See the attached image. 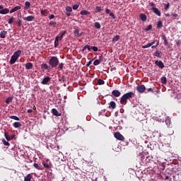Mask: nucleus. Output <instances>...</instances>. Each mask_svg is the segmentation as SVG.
I'll return each mask as SVG.
<instances>
[{
  "label": "nucleus",
  "mask_w": 181,
  "mask_h": 181,
  "mask_svg": "<svg viewBox=\"0 0 181 181\" xmlns=\"http://www.w3.org/2000/svg\"><path fill=\"white\" fill-rule=\"evenodd\" d=\"M134 95H135L134 92H128L124 94L120 98V104H122V105H126L127 103H128V100H131Z\"/></svg>",
  "instance_id": "1"
},
{
  "label": "nucleus",
  "mask_w": 181,
  "mask_h": 181,
  "mask_svg": "<svg viewBox=\"0 0 181 181\" xmlns=\"http://www.w3.org/2000/svg\"><path fill=\"white\" fill-rule=\"evenodd\" d=\"M49 66H51V67H57L58 64H59V58H57V57H52L49 59Z\"/></svg>",
  "instance_id": "2"
},
{
  "label": "nucleus",
  "mask_w": 181,
  "mask_h": 181,
  "mask_svg": "<svg viewBox=\"0 0 181 181\" xmlns=\"http://www.w3.org/2000/svg\"><path fill=\"white\" fill-rule=\"evenodd\" d=\"M173 181H181V171H177L173 175Z\"/></svg>",
  "instance_id": "3"
},
{
  "label": "nucleus",
  "mask_w": 181,
  "mask_h": 181,
  "mask_svg": "<svg viewBox=\"0 0 181 181\" xmlns=\"http://www.w3.org/2000/svg\"><path fill=\"white\" fill-rule=\"evenodd\" d=\"M146 90V88L145 87V85H140L136 87V90L140 93V94H143V93H145V90Z\"/></svg>",
  "instance_id": "4"
},
{
  "label": "nucleus",
  "mask_w": 181,
  "mask_h": 181,
  "mask_svg": "<svg viewBox=\"0 0 181 181\" xmlns=\"http://www.w3.org/2000/svg\"><path fill=\"white\" fill-rule=\"evenodd\" d=\"M114 136H115V138H116V139H118V141L125 140V137H124V136H122V134H121V133L119 132L115 133Z\"/></svg>",
  "instance_id": "5"
},
{
  "label": "nucleus",
  "mask_w": 181,
  "mask_h": 181,
  "mask_svg": "<svg viewBox=\"0 0 181 181\" xmlns=\"http://www.w3.org/2000/svg\"><path fill=\"white\" fill-rule=\"evenodd\" d=\"M155 64L156 66H158V67H159V69H164L165 67V64H163V62L162 61H155Z\"/></svg>",
  "instance_id": "6"
},
{
  "label": "nucleus",
  "mask_w": 181,
  "mask_h": 181,
  "mask_svg": "<svg viewBox=\"0 0 181 181\" xmlns=\"http://www.w3.org/2000/svg\"><path fill=\"white\" fill-rule=\"evenodd\" d=\"M112 95H113V97H120L121 92H119V90H113L112 91Z\"/></svg>",
  "instance_id": "7"
},
{
  "label": "nucleus",
  "mask_w": 181,
  "mask_h": 181,
  "mask_svg": "<svg viewBox=\"0 0 181 181\" xmlns=\"http://www.w3.org/2000/svg\"><path fill=\"white\" fill-rule=\"evenodd\" d=\"M52 112L55 117H62V113H59V111L56 108L52 109Z\"/></svg>",
  "instance_id": "8"
},
{
  "label": "nucleus",
  "mask_w": 181,
  "mask_h": 181,
  "mask_svg": "<svg viewBox=\"0 0 181 181\" xmlns=\"http://www.w3.org/2000/svg\"><path fill=\"white\" fill-rule=\"evenodd\" d=\"M21 54H22V51L18 49L13 53V57H16V59H19Z\"/></svg>",
  "instance_id": "9"
},
{
  "label": "nucleus",
  "mask_w": 181,
  "mask_h": 181,
  "mask_svg": "<svg viewBox=\"0 0 181 181\" xmlns=\"http://www.w3.org/2000/svg\"><path fill=\"white\" fill-rule=\"evenodd\" d=\"M152 11H153V13L157 15V16H160V11H159V8H158L156 7H153Z\"/></svg>",
  "instance_id": "10"
},
{
  "label": "nucleus",
  "mask_w": 181,
  "mask_h": 181,
  "mask_svg": "<svg viewBox=\"0 0 181 181\" xmlns=\"http://www.w3.org/2000/svg\"><path fill=\"white\" fill-rule=\"evenodd\" d=\"M139 18L142 21V22H146L148 17H146V15H145V13H140Z\"/></svg>",
  "instance_id": "11"
},
{
  "label": "nucleus",
  "mask_w": 181,
  "mask_h": 181,
  "mask_svg": "<svg viewBox=\"0 0 181 181\" xmlns=\"http://www.w3.org/2000/svg\"><path fill=\"white\" fill-rule=\"evenodd\" d=\"M23 21H27V22H32V21H35V17L33 16H28L23 18Z\"/></svg>",
  "instance_id": "12"
},
{
  "label": "nucleus",
  "mask_w": 181,
  "mask_h": 181,
  "mask_svg": "<svg viewBox=\"0 0 181 181\" xmlns=\"http://www.w3.org/2000/svg\"><path fill=\"white\" fill-rule=\"evenodd\" d=\"M7 13H9V8H6L0 10L1 15H6Z\"/></svg>",
  "instance_id": "13"
},
{
  "label": "nucleus",
  "mask_w": 181,
  "mask_h": 181,
  "mask_svg": "<svg viewBox=\"0 0 181 181\" xmlns=\"http://www.w3.org/2000/svg\"><path fill=\"white\" fill-rule=\"evenodd\" d=\"M109 108H112V110H115L117 108V103L114 101H111L109 104Z\"/></svg>",
  "instance_id": "14"
},
{
  "label": "nucleus",
  "mask_w": 181,
  "mask_h": 181,
  "mask_svg": "<svg viewBox=\"0 0 181 181\" xmlns=\"http://www.w3.org/2000/svg\"><path fill=\"white\" fill-rule=\"evenodd\" d=\"M88 50V52H90L91 50V47L88 45H85L83 48H82V53H86V50Z\"/></svg>",
  "instance_id": "15"
},
{
  "label": "nucleus",
  "mask_w": 181,
  "mask_h": 181,
  "mask_svg": "<svg viewBox=\"0 0 181 181\" xmlns=\"http://www.w3.org/2000/svg\"><path fill=\"white\" fill-rule=\"evenodd\" d=\"M50 80H51V78L47 76V77L44 78L41 83H42V84L45 85V84H47V83L49 81H50Z\"/></svg>",
  "instance_id": "16"
},
{
  "label": "nucleus",
  "mask_w": 181,
  "mask_h": 181,
  "mask_svg": "<svg viewBox=\"0 0 181 181\" xmlns=\"http://www.w3.org/2000/svg\"><path fill=\"white\" fill-rule=\"evenodd\" d=\"M33 68V64L31 62H28L25 64V69L26 70H30Z\"/></svg>",
  "instance_id": "17"
},
{
  "label": "nucleus",
  "mask_w": 181,
  "mask_h": 181,
  "mask_svg": "<svg viewBox=\"0 0 181 181\" xmlns=\"http://www.w3.org/2000/svg\"><path fill=\"white\" fill-rule=\"evenodd\" d=\"M22 7L21 6H15L14 8H13L11 11H10V13H13V12H16V11H19V9H21Z\"/></svg>",
  "instance_id": "18"
},
{
  "label": "nucleus",
  "mask_w": 181,
  "mask_h": 181,
  "mask_svg": "<svg viewBox=\"0 0 181 181\" xmlns=\"http://www.w3.org/2000/svg\"><path fill=\"white\" fill-rule=\"evenodd\" d=\"M13 128H21V127H22V123H21L19 122H15L13 124Z\"/></svg>",
  "instance_id": "19"
},
{
  "label": "nucleus",
  "mask_w": 181,
  "mask_h": 181,
  "mask_svg": "<svg viewBox=\"0 0 181 181\" xmlns=\"http://www.w3.org/2000/svg\"><path fill=\"white\" fill-rule=\"evenodd\" d=\"M32 174H28L25 177H24V181H32Z\"/></svg>",
  "instance_id": "20"
},
{
  "label": "nucleus",
  "mask_w": 181,
  "mask_h": 181,
  "mask_svg": "<svg viewBox=\"0 0 181 181\" xmlns=\"http://www.w3.org/2000/svg\"><path fill=\"white\" fill-rule=\"evenodd\" d=\"M41 69L42 70H49L50 69V66H49L47 64H41Z\"/></svg>",
  "instance_id": "21"
},
{
  "label": "nucleus",
  "mask_w": 181,
  "mask_h": 181,
  "mask_svg": "<svg viewBox=\"0 0 181 181\" xmlns=\"http://www.w3.org/2000/svg\"><path fill=\"white\" fill-rule=\"evenodd\" d=\"M6 33H7V32L5 31V30L1 31V33H0V37H1V39H5V37H6Z\"/></svg>",
  "instance_id": "22"
},
{
  "label": "nucleus",
  "mask_w": 181,
  "mask_h": 181,
  "mask_svg": "<svg viewBox=\"0 0 181 181\" xmlns=\"http://www.w3.org/2000/svg\"><path fill=\"white\" fill-rule=\"evenodd\" d=\"M154 56H156V57H159V59H160V57H162V52L156 50L154 52Z\"/></svg>",
  "instance_id": "23"
},
{
  "label": "nucleus",
  "mask_w": 181,
  "mask_h": 181,
  "mask_svg": "<svg viewBox=\"0 0 181 181\" xmlns=\"http://www.w3.org/2000/svg\"><path fill=\"white\" fill-rule=\"evenodd\" d=\"M17 59H18V58H16V57H13V55H12L11 60H10V64H15V63H16Z\"/></svg>",
  "instance_id": "24"
},
{
  "label": "nucleus",
  "mask_w": 181,
  "mask_h": 181,
  "mask_svg": "<svg viewBox=\"0 0 181 181\" xmlns=\"http://www.w3.org/2000/svg\"><path fill=\"white\" fill-rule=\"evenodd\" d=\"M80 13L83 16H86V15H90V11H87V10H82Z\"/></svg>",
  "instance_id": "25"
},
{
  "label": "nucleus",
  "mask_w": 181,
  "mask_h": 181,
  "mask_svg": "<svg viewBox=\"0 0 181 181\" xmlns=\"http://www.w3.org/2000/svg\"><path fill=\"white\" fill-rule=\"evenodd\" d=\"M162 39L164 40V45L165 46H169V43L168 42V40H166V35H162Z\"/></svg>",
  "instance_id": "26"
},
{
  "label": "nucleus",
  "mask_w": 181,
  "mask_h": 181,
  "mask_svg": "<svg viewBox=\"0 0 181 181\" xmlns=\"http://www.w3.org/2000/svg\"><path fill=\"white\" fill-rule=\"evenodd\" d=\"M10 119H15V121H21V119L18 116L11 115L9 116Z\"/></svg>",
  "instance_id": "27"
},
{
  "label": "nucleus",
  "mask_w": 181,
  "mask_h": 181,
  "mask_svg": "<svg viewBox=\"0 0 181 181\" xmlns=\"http://www.w3.org/2000/svg\"><path fill=\"white\" fill-rule=\"evenodd\" d=\"M30 8V1H25V7L24 9H29Z\"/></svg>",
  "instance_id": "28"
},
{
  "label": "nucleus",
  "mask_w": 181,
  "mask_h": 181,
  "mask_svg": "<svg viewBox=\"0 0 181 181\" xmlns=\"http://www.w3.org/2000/svg\"><path fill=\"white\" fill-rule=\"evenodd\" d=\"M74 34L76 37H78V35L80 34V30L78 28H76L74 31Z\"/></svg>",
  "instance_id": "29"
},
{
  "label": "nucleus",
  "mask_w": 181,
  "mask_h": 181,
  "mask_svg": "<svg viewBox=\"0 0 181 181\" xmlns=\"http://www.w3.org/2000/svg\"><path fill=\"white\" fill-rule=\"evenodd\" d=\"M94 26H95V29H101V24H100V23H98V22H95L94 23Z\"/></svg>",
  "instance_id": "30"
},
{
  "label": "nucleus",
  "mask_w": 181,
  "mask_h": 181,
  "mask_svg": "<svg viewBox=\"0 0 181 181\" xmlns=\"http://www.w3.org/2000/svg\"><path fill=\"white\" fill-rule=\"evenodd\" d=\"M13 100V98L12 97H9L6 100L5 103H6V104H11V103H12Z\"/></svg>",
  "instance_id": "31"
},
{
  "label": "nucleus",
  "mask_w": 181,
  "mask_h": 181,
  "mask_svg": "<svg viewBox=\"0 0 181 181\" xmlns=\"http://www.w3.org/2000/svg\"><path fill=\"white\" fill-rule=\"evenodd\" d=\"M163 26V23L161 21H158L157 23V28L158 29H162V27Z\"/></svg>",
  "instance_id": "32"
},
{
  "label": "nucleus",
  "mask_w": 181,
  "mask_h": 181,
  "mask_svg": "<svg viewBox=\"0 0 181 181\" xmlns=\"http://www.w3.org/2000/svg\"><path fill=\"white\" fill-rule=\"evenodd\" d=\"M161 83L162 84H166V83H168V79L166 78L165 76H163L161 78Z\"/></svg>",
  "instance_id": "33"
},
{
  "label": "nucleus",
  "mask_w": 181,
  "mask_h": 181,
  "mask_svg": "<svg viewBox=\"0 0 181 181\" xmlns=\"http://www.w3.org/2000/svg\"><path fill=\"white\" fill-rule=\"evenodd\" d=\"M98 86H103V85L105 84V81H104V80H103V79H98Z\"/></svg>",
  "instance_id": "34"
},
{
  "label": "nucleus",
  "mask_w": 181,
  "mask_h": 181,
  "mask_svg": "<svg viewBox=\"0 0 181 181\" xmlns=\"http://www.w3.org/2000/svg\"><path fill=\"white\" fill-rule=\"evenodd\" d=\"M59 46V36H57L54 41V47Z\"/></svg>",
  "instance_id": "35"
},
{
  "label": "nucleus",
  "mask_w": 181,
  "mask_h": 181,
  "mask_svg": "<svg viewBox=\"0 0 181 181\" xmlns=\"http://www.w3.org/2000/svg\"><path fill=\"white\" fill-rule=\"evenodd\" d=\"M4 136L8 141H11V137L9 136V134H8V132L4 133Z\"/></svg>",
  "instance_id": "36"
},
{
  "label": "nucleus",
  "mask_w": 181,
  "mask_h": 181,
  "mask_svg": "<svg viewBox=\"0 0 181 181\" xmlns=\"http://www.w3.org/2000/svg\"><path fill=\"white\" fill-rule=\"evenodd\" d=\"M33 166H34V168H35V169H37V170H42V168L40 166H39V164L34 163Z\"/></svg>",
  "instance_id": "37"
},
{
  "label": "nucleus",
  "mask_w": 181,
  "mask_h": 181,
  "mask_svg": "<svg viewBox=\"0 0 181 181\" xmlns=\"http://www.w3.org/2000/svg\"><path fill=\"white\" fill-rule=\"evenodd\" d=\"M101 62L100 61V59H95L93 62V65L94 66H98V64H100Z\"/></svg>",
  "instance_id": "38"
},
{
  "label": "nucleus",
  "mask_w": 181,
  "mask_h": 181,
  "mask_svg": "<svg viewBox=\"0 0 181 181\" xmlns=\"http://www.w3.org/2000/svg\"><path fill=\"white\" fill-rule=\"evenodd\" d=\"M57 25V22H56V21H50V22L49 23V26H54V25Z\"/></svg>",
  "instance_id": "39"
},
{
  "label": "nucleus",
  "mask_w": 181,
  "mask_h": 181,
  "mask_svg": "<svg viewBox=\"0 0 181 181\" xmlns=\"http://www.w3.org/2000/svg\"><path fill=\"white\" fill-rule=\"evenodd\" d=\"M17 26H18V28H21V26H22V20L21 19H18V22L16 23Z\"/></svg>",
  "instance_id": "40"
},
{
  "label": "nucleus",
  "mask_w": 181,
  "mask_h": 181,
  "mask_svg": "<svg viewBox=\"0 0 181 181\" xmlns=\"http://www.w3.org/2000/svg\"><path fill=\"white\" fill-rule=\"evenodd\" d=\"M165 124H166V125H168V127H170V119L169 117H168L165 119Z\"/></svg>",
  "instance_id": "41"
},
{
  "label": "nucleus",
  "mask_w": 181,
  "mask_h": 181,
  "mask_svg": "<svg viewBox=\"0 0 181 181\" xmlns=\"http://www.w3.org/2000/svg\"><path fill=\"white\" fill-rule=\"evenodd\" d=\"M2 142L5 146H9V145H11V144H9V142L6 141L5 139H3Z\"/></svg>",
  "instance_id": "42"
},
{
  "label": "nucleus",
  "mask_w": 181,
  "mask_h": 181,
  "mask_svg": "<svg viewBox=\"0 0 181 181\" xmlns=\"http://www.w3.org/2000/svg\"><path fill=\"white\" fill-rule=\"evenodd\" d=\"M13 21H15L14 17H11V18L8 19V24L12 25L13 23Z\"/></svg>",
  "instance_id": "43"
},
{
  "label": "nucleus",
  "mask_w": 181,
  "mask_h": 181,
  "mask_svg": "<svg viewBox=\"0 0 181 181\" xmlns=\"http://www.w3.org/2000/svg\"><path fill=\"white\" fill-rule=\"evenodd\" d=\"M118 40H119V35H116L112 38V42H118Z\"/></svg>",
  "instance_id": "44"
},
{
  "label": "nucleus",
  "mask_w": 181,
  "mask_h": 181,
  "mask_svg": "<svg viewBox=\"0 0 181 181\" xmlns=\"http://www.w3.org/2000/svg\"><path fill=\"white\" fill-rule=\"evenodd\" d=\"M59 81H62V83H64V81H66V76H62L61 78H59Z\"/></svg>",
  "instance_id": "45"
},
{
  "label": "nucleus",
  "mask_w": 181,
  "mask_h": 181,
  "mask_svg": "<svg viewBox=\"0 0 181 181\" xmlns=\"http://www.w3.org/2000/svg\"><path fill=\"white\" fill-rule=\"evenodd\" d=\"M102 11H104L101 6H96V12H101Z\"/></svg>",
  "instance_id": "46"
},
{
  "label": "nucleus",
  "mask_w": 181,
  "mask_h": 181,
  "mask_svg": "<svg viewBox=\"0 0 181 181\" xmlns=\"http://www.w3.org/2000/svg\"><path fill=\"white\" fill-rule=\"evenodd\" d=\"M145 93L146 94H148V93H153V89L152 88H148L146 89V91Z\"/></svg>",
  "instance_id": "47"
},
{
  "label": "nucleus",
  "mask_w": 181,
  "mask_h": 181,
  "mask_svg": "<svg viewBox=\"0 0 181 181\" xmlns=\"http://www.w3.org/2000/svg\"><path fill=\"white\" fill-rule=\"evenodd\" d=\"M151 29L152 25H148V27L144 29V30H146V32H149V30H151Z\"/></svg>",
  "instance_id": "48"
},
{
  "label": "nucleus",
  "mask_w": 181,
  "mask_h": 181,
  "mask_svg": "<svg viewBox=\"0 0 181 181\" xmlns=\"http://www.w3.org/2000/svg\"><path fill=\"white\" fill-rule=\"evenodd\" d=\"M43 166H44V168H46L47 169H50V168H52V165H49L48 163H44Z\"/></svg>",
  "instance_id": "49"
},
{
  "label": "nucleus",
  "mask_w": 181,
  "mask_h": 181,
  "mask_svg": "<svg viewBox=\"0 0 181 181\" xmlns=\"http://www.w3.org/2000/svg\"><path fill=\"white\" fill-rule=\"evenodd\" d=\"M66 33H67V31L64 30L61 35V36L59 37V40H62V39H63V37L66 35Z\"/></svg>",
  "instance_id": "50"
},
{
  "label": "nucleus",
  "mask_w": 181,
  "mask_h": 181,
  "mask_svg": "<svg viewBox=\"0 0 181 181\" xmlns=\"http://www.w3.org/2000/svg\"><path fill=\"white\" fill-rule=\"evenodd\" d=\"M47 14V10L45 9V10H41V15L42 16H46Z\"/></svg>",
  "instance_id": "51"
},
{
  "label": "nucleus",
  "mask_w": 181,
  "mask_h": 181,
  "mask_svg": "<svg viewBox=\"0 0 181 181\" xmlns=\"http://www.w3.org/2000/svg\"><path fill=\"white\" fill-rule=\"evenodd\" d=\"M66 11L67 12H72L73 11V8L71 6H66Z\"/></svg>",
  "instance_id": "52"
},
{
  "label": "nucleus",
  "mask_w": 181,
  "mask_h": 181,
  "mask_svg": "<svg viewBox=\"0 0 181 181\" xmlns=\"http://www.w3.org/2000/svg\"><path fill=\"white\" fill-rule=\"evenodd\" d=\"M90 49H93V52H98V47L95 46L90 47Z\"/></svg>",
  "instance_id": "53"
},
{
  "label": "nucleus",
  "mask_w": 181,
  "mask_h": 181,
  "mask_svg": "<svg viewBox=\"0 0 181 181\" xmlns=\"http://www.w3.org/2000/svg\"><path fill=\"white\" fill-rule=\"evenodd\" d=\"M63 67H64V64L61 63L59 64L58 68L59 69V70H63Z\"/></svg>",
  "instance_id": "54"
},
{
  "label": "nucleus",
  "mask_w": 181,
  "mask_h": 181,
  "mask_svg": "<svg viewBox=\"0 0 181 181\" xmlns=\"http://www.w3.org/2000/svg\"><path fill=\"white\" fill-rule=\"evenodd\" d=\"M148 47H151V45L149 43L142 46V49H148Z\"/></svg>",
  "instance_id": "55"
},
{
  "label": "nucleus",
  "mask_w": 181,
  "mask_h": 181,
  "mask_svg": "<svg viewBox=\"0 0 181 181\" xmlns=\"http://www.w3.org/2000/svg\"><path fill=\"white\" fill-rule=\"evenodd\" d=\"M74 11H76V9H78V4H75L73 6Z\"/></svg>",
  "instance_id": "56"
},
{
  "label": "nucleus",
  "mask_w": 181,
  "mask_h": 181,
  "mask_svg": "<svg viewBox=\"0 0 181 181\" xmlns=\"http://www.w3.org/2000/svg\"><path fill=\"white\" fill-rule=\"evenodd\" d=\"M170 6V4L168 3V4L165 5V11H168V9H169Z\"/></svg>",
  "instance_id": "57"
},
{
  "label": "nucleus",
  "mask_w": 181,
  "mask_h": 181,
  "mask_svg": "<svg viewBox=\"0 0 181 181\" xmlns=\"http://www.w3.org/2000/svg\"><path fill=\"white\" fill-rule=\"evenodd\" d=\"M110 16H111V18H112V19H115V14H114L113 13H109Z\"/></svg>",
  "instance_id": "58"
},
{
  "label": "nucleus",
  "mask_w": 181,
  "mask_h": 181,
  "mask_svg": "<svg viewBox=\"0 0 181 181\" xmlns=\"http://www.w3.org/2000/svg\"><path fill=\"white\" fill-rule=\"evenodd\" d=\"M91 63H93V60H90L88 62V64H86V67H89V66H91Z\"/></svg>",
  "instance_id": "59"
},
{
  "label": "nucleus",
  "mask_w": 181,
  "mask_h": 181,
  "mask_svg": "<svg viewBox=\"0 0 181 181\" xmlns=\"http://www.w3.org/2000/svg\"><path fill=\"white\" fill-rule=\"evenodd\" d=\"M49 19L52 20V19H54V15L52 14L49 16Z\"/></svg>",
  "instance_id": "60"
},
{
  "label": "nucleus",
  "mask_w": 181,
  "mask_h": 181,
  "mask_svg": "<svg viewBox=\"0 0 181 181\" xmlns=\"http://www.w3.org/2000/svg\"><path fill=\"white\" fill-rule=\"evenodd\" d=\"M110 12H111V10H110V8H106L105 9V13H109L110 14Z\"/></svg>",
  "instance_id": "61"
},
{
  "label": "nucleus",
  "mask_w": 181,
  "mask_h": 181,
  "mask_svg": "<svg viewBox=\"0 0 181 181\" xmlns=\"http://www.w3.org/2000/svg\"><path fill=\"white\" fill-rule=\"evenodd\" d=\"M103 59H104V57L103 56V54H101L100 57H99V59L100 62L103 60Z\"/></svg>",
  "instance_id": "62"
},
{
  "label": "nucleus",
  "mask_w": 181,
  "mask_h": 181,
  "mask_svg": "<svg viewBox=\"0 0 181 181\" xmlns=\"http://www.w3.org/2000/svg\"><path fill=\"white\" fill-rule=\"evenodd\" d=\"M28 114H30L31 112H33V110L32 109H29L28 110Z\"/></svg>",
  "instance_id": "63"
},
{
  "label": "nucleus",
  "mask_w": 181,
  "mask_h": 181,
  "mask_svg": "<svg viewBox=\"0 0 181 181\" xmlns=\"http://www.w3.org/2000/svg\"><path fill=\"white\" fill-rule=\"evenodd\" d=\"M172 16H173L174 18H177V14H176V13H173Z\"/></svg>",
  "instance_id": "64"
}]
</instances>
